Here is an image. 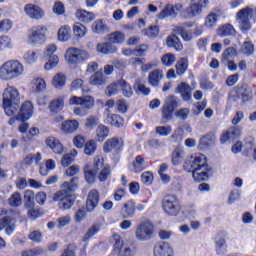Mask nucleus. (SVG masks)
<instances>
[{"mask_svg":"<svg viewBox=\"0 0 256 256\" xmlns=\"http://www.w3.org/2000/svg\"><path fill=\"white\" fill-rule=\"evenodd\" d=\"M176 73L177 75H183L185 71H187V67H189V62L185 58H181L176 63Z\"/></svg>","mask_w":256,"mask_h":256,"instance_id":"052dcab7","label":"nucleus"},{"mask_svg":"<svg viewBox=\"0 0 256 256\" xmlns=\"http://www.w3.org/2000/svg\"><path fill=\"white\" fill-rule=\"evenodd\" d=\"M5 49H13V41L9 36H0V51Z\"/></svg>","mask_w":256,"mask_h":256,"instance_id":"e2e57ef3","label":"nucleus"},{"mask_svg":"<svg viewBox=\"0 0 256 256\" xmlns=\"http://www.w3.org/2000/svg\"><path fill=\"white\" fill-rule=\"evenodd\" d=\"M97 169H94L93 166L86 164L84 167V175L87 183H95V178L97 177Z\"/></svg>","mask_w":256,"mask_h":256,"instance_id":"f704fd0d","label":"nucleus"},{"mask_svg":"<svg viewBox=\"0 0 256 256\" xmlns=\"http://www.w3.org/2000/svg\"><path fill=\"white\" fill-rule=\"evenodd\" d=\"M47 147L52 149L54 153L57 155H61L63 153V144L59 140H57L55 137H48L45 141Z\"/></svg>","mask_w":256,"mask_h":256,"instance_id":"cd10ccee","label":"nucleus"},{"mask_svg":"<svg viewBox=\"0 0 256 256\" xmlns=\"http://www.w3.org/2000/svg\"><path fill=\"white\" fill-rule=\"evenodd\" d=\"M162 80H163L162 70L155 69L151 71L148 75V83L152 87H159Z\"/></svg>","mask_w":256,"mask_h":256,"instance_id":"bb28decb","label":"nucleus"},{"mask_svg":"<svg viewBox=\"0 0 256 256\" xmlns=\"http://www.w3.org/2000/svg\"><path fill=\"white\" fill-rule=\"evenodd\" d=\"M65 59L68 65H79V63H83V61L89 59V52H87V50L70 47L66 50Z\"/></svg>","mask_w":256,"mask_h":256,"instance_id":"1a4fd4ad","label":"nucleus"},{"mask_svg":"<svg viewBox=\"0 0 256 256\" xmlns=\"http://www.w3.org/2000/svg\"><path fill=\"white\" fill-rule=\"evenodd\" d=\"M47 87V83L43 78H34L31 81V89L33 93H41V91H45Z\"/></svg>","mask_w":256,"mask_h":256,"instance_id":"72a5a7b5","label":"nucleus"},{"mask_svg":"<svg viewBox=\"0 0 256 256\" xmlns=\"http://www.w3.org/2000/svg\"><path fill=\"white\" fill-rule=\"evenodd\" d=\"M166 44L168 47H172L176 51H183V44L177 35H171L167 38Z\"/></svg>","mask_w":256,"mask_h":256,"instance_id":"a19ab883","label":"nucleus"},{"mask_svg":"<svg viewBox=\"0 0 256 256\" xmlns=\"http://www.w3.org/2000/svg\"><path fill=\"white\" fill-rule=\"evenodd\" d=\"M76 155H78L77 150H72L71 152L65 154L61 160L63 167H69V165L75 161Z\"/></svg>","mask_w":256,"mask_h":256,"instance_id":"13d9d810","label":"nucleus"},{"mask_svg":"<svg viewBox=\"0 0 256 256\" xmlns=\"http://www.w3.org/2000/svg\"><path fill=\"white\" fill-rule=\"evenodd\" d=\"M3 109L8 117H13L19 111L21 95L15 86H7L3 92Z\"/></svg>","mask_w":256,"mask_h":256,"instance_id":"f03ea898","label":"nucleus"},{"mask_svg":"<svg viewBox=\"0 0 256 256\" xmlns=\"http://www.w3.org/2000/svg\"><path fill=\"white\" fill-rule=\"evenodd\" d=\"M24 13L29 19H34L35 21H39L45 17V11L38 5L31 3L24 6Z\"/></svg>","mask_w":256,"mask_h":256,"instance_id":"4468645a","label":"nucleus"},{"mask_svg":"<svg viewBox=\"0 0 256 256\" xmlns=\"http://www.w3.org/2000/svg\"><path fill=\"white\" fill-rule=\"evenodd\" d=\"M47 41V26H34L28 30L26 43L32 47L43 45Z\"/></svg>","mask_w":256,"mask_h":256,"instance_id":"423d86ee","label":"nucleus"},{"mask_svg":"<svg viewBox=\"0 0 256 256\" xmlns=\"http://www.w3.org/2000/svg\"><path fill=\"white\" fill-rule=\"evenodd\" d=\"M176 91L177 93H180L184 101H189V99H191V86H189L187 83H180Z\"/></svg>","mask_w":256,"mask_h":256,"instance_id":"473e14b6","label":"nucleus"},{"mask_svg":"<svg viewBox=\"0 0 256 256\" xmlns=\"http://www.w3.org/2000/svg\"><path fill=\"white\" fill-rule=\"evenodd\" d=\"M71 39V27L69 25L62 26L58 30V41L67 42Z\"/></svg>","mask_w":256,"mask_h":256,"instance_id":"37998d69","label":"nucleus"},{"mask_svg":"<svg viewBox=\"0 0 256 256\" xmlns=\"http://www.w3.org/2000/svg\"><path fill=\"white\" fill-rule=\"evenodd\" d=\"M73 33H74L75 37H78L81 39V38L85 37V35H87V28L81 23H76L73 26Z\"/></svg>","mask_w":256,"mask_h":256,"instance_id":"680f3d73","label":"nucleus"},{"mask_svg":"<svg viewBox=\"0 0 256 256\" xmlns=\"http://www.w3.org/2000/svg\"><path fill=\"white\" fill-rule=\"evenodd\" d=\"M235 33V28L231 24H225L218 29L220 37H229Z\"/></svg>","mask_w":256,"mask_h":256,"instance_id":"6e6d98bb","label":"nucleus"},{"mask_svg":"<svg viewBox=\"0 0 256 256\" xmlns=\"http://www.w3.org/2000/svg\"><path fill=\"white\" fill-rule=\"evenodd\" d=\"M25 72L23 63L18 60H9L0 66V79L2 81H13L21 77Z\"/></svg>","mask_w":256,"mask_h":256,"instance_id":"7ed1b4c3","label":"nucleus"},{"mask_svg":"<svg viewBox=\"0 0 256 256\" xmlns=\"http://www.w3.org/2000/svg\"><path fill=\"white\" fill-rule=\"evenodd\" d=\"M236 95L240 97L243 103H248L253 99V89L247 84H239L236 86Z\"/></svg>","mask_w":256,"mask_h":256,"instance_id":"f3484780","label":"nucleus"},{"mask_svg":"<svg viewBox=\"0 0 256 256\" xmlns=\"http://www.w3.org/2000/svg\"><path fill=\"white\" fill-rule=\"evenodd\" d=\"M119 86L124 97L128 99L133 97V87H131V84L127 83L125 80H119Z\"/></svg>","mask_w":256,"mask_h":256,"instance_id":"c03bdc74","label":"nucleus"},{"mask_svg":"<svg viewBox=\"0 0 256 256\" xmlns=\"http://www.w3.org/2000/svg\"><path fill=\"white\" fill-rule=\"evenodd\" d=\"M57 53L56 44H48L44 50V55L47 57V62L44 65L45 71H51L59 65V56L55 55Z\"/></svg>","mask_w":256,"mask_h":256,"instance_id":"9b49d317","label":"nucleus"},{"mask_svg":"<svg viewBox=\"0 0 256 256\" xmlns=\"http://www.w3.org/2000/svg\"><path fill=\"white\" fill-rule=\"evenodd\" d=\"M162 209L166 215L177 217L181 213V203L175 195H166L162 200Z\"/></svg>","mask_w":256,"mask_h":256,"instance_id":"6e6552de","label":"nucleus"},{"mask_svg":"<svg viewBox=\"0 0 256 256\" xmlns=\"http://www.w3.org/2000/svg\"><path fill=\"white\" fill-rule=\"evenodd\" d=\"M97 151V142L90 140L85 144L84 153L85 155H93Z\"/></svg>","mask_w":256,"mask_h":256,"instance_id":"69168bd1","label":"nucleus"},{"mask_svg":"<svg viewBox=\"0 0 256 256\" xmlns=\"http://www.w3.org/2000/svg\"><path fill=\"white\" fill-rule=\"evenodd\" d=\"M24 203L27 209L35 207V193L32 190L24 191Z\"/></svg>","mask_w":256,"mask_h":256,"instance_id":"de8ad7c7","label":"nucleus"},{"mask_svg":"<svg viewBox=\"0 0 256 256\" xmlns=\"http://www.w3.org/2000/svg\"><path fill=\"white\" fill-rule=\"evenodd\" d=\"M13 29V21L4 19L0 21V33H9Z\"/></svg>","mask_w":256,"mask_h":256,"instance_id":"338daca9","label":"nucleus"},{"mask_svg":"<svg viewBox=\"0 0 256 256\" xmlns=\"http://www.w3.org/2000/svg\"><path fill=\"white\" fill-rule=\"evenodd\" d=\"M67 83V76L63 73L56 74L52 79V85L55 89H63Z\"/></svg>","mask_w":256,"mask_h":256,"instance_id":"ea45409f","label":"nucleus"},{"mask_svg":"<svg viewBox=\"0 0 256 256\" xmlns=\"http://www.w3.org/2000/svg\"><path fill=\"white\" fill-rule=\"evenodd\" d=\"M75 15L82 23H91L95 19V14L86 10H77Z\"/></svg>","mask_w":256,"mask_h":256,"instance_id":"2f4dec72","label":"nucleus"},{"mask_svg":"<svg viewBox=\"0 0 256 256\" xmlns=\"http://www.w3.org/2000/svg\"><path fill=\"white\" fill-rule=\"evenodd\" d=\"M38 59L39 51L37 50H28L23 56V60L27 65H35Z\"/></svg>","mask_w":256,"mask_h":256,"instance_id":"4c0bfd02","label":"nucleus"},{"mask_svg":"<svg viewBox=\"0 0 256 256\" xmlns=\"http://www.w3.org/2000/svg\"><path fill=\"white\" fill-rule=\"evenodd\" d=\"M177 107H179L177 98H175V96L167 97L161 108L162 119H164V121H171L173 119V113H175Z\"/></svg>","mask_w":256,"mask_h":256,"instance_id":"f8f14e48","label":"nucleus"},{"mask_svg":"<svg viewBox=\"0 0 256 256\" xmlns=\"http://www.w3.org/2000/svg\"><path fill=\"white\" fill-rule=\"evenodd\" d=\"M16 115L17 119H20V121H27V119H31L33 115V103H31V101L24 102L21 108H18Z\"/></svg>","mask_w":256,"mask_h":256,"instance_id":"6ab92c4d","label":"nucleus"},{"mask_svg":"<svg viewBox=\"0 0 256 256\" xmlns=\"http://www.w3.org/2000/svg\"><path fill=\"white\" fill-rule=\"evenodd\" d=\"M97 53H101L102 55H113V53H117V46L108 42H101L96 45Z\"/></svg>","mask_w":256,"mask_h":256,"instance_id":"b1692460","label":"nucleus"},{"mask_svg":"<svg viewBox=\"0 0 256 256\" xmlns=\"http://www.w3.org/2000/svg\"><path fill=\"white\" fill-rule=\"evenodd\" d=\"M45 166L46 168L44 166H40V175H42L43 177L49 175V171H53V169H55V160H47Z\"/></svg>","mask_w":256,"mask_h":256,"instance_id":"bf43d9fd","label":"nucleus"},{"mask_svg":"<svg viewBox=\"0 0 256 256\" xmlns=\"http://www.w3.org/2000/svg\"><path fill=\"white\" fill-rule=\"evenodd\" d=\"M63 107H65V96H60L51 101L49 108L53 113H59V111H63Z\"/></svg>","mask_w":256,"mask_h":256,"instance_id":"c756f323","label":"nucleus"},{"mask_svg":"<svg viewBox=\"0 0 256 256\" xmlns=\"http://www.w3.org/2000/svg\"><path fill=\"white\" fill-rule=\"evenodd\" d=\"M105 83H107V77H105V75H103L101 72H95L90 77V85L99 87L100 85H105Z\"/></svg>","mask_w":256,"mask_h":256,"instance_id":"79ce46f5","label":"nucleus"},{"mask_svg":"<svg viewBox=\"0 0 256 256\" xmlns=\"http://www.w3.org/2000/svg\"><path fill=\"white\" fill-rule=\"evenodd\" d=\"M79 121L77 120H66L62 122V131L65 133H75L79 129Z\"/></svg>","mask_w":256,"mask_h":256,"instance_id":"7c9ffc66","label":"nucleus"},{"mask_svg":"<svg viewBox=\"0 0 256 256\" xmlns=\"http://www.w3.org/2000/svg\"><path fill=\"white\" fill-rule=\"evenodd\" d=\"M145 166V158L142 156H136L135 161L133 162V169L134 173H139L143 171V167Z\"/></svg>","mask_w":256,"mask_h":256,"instance_id":"0e129e2a","label":"nucleus"},{"mask_svg":"<svg viewBox=\"0 0 256 256\" xmlns=\"http://www.w3.org/2000/svg\"><path fill=\"white\" fill-rule=\"evenodd\" d=\"M92 31L97 35H103V33H106V31H109V26H107V24L103 20H96L92 24Z\"/></svg>","mask_w":256,"mask_h":256,"instance_id":"58836bf2","label":"nucleus"},{"mask_svg":"<svg viewBox=\"0 0 256 256\" xmlns=\"http://www.w3.org/2000/svg\"><path fill=\"white\" fill-rule=\"evenodd\" d=\"M106 122L112 127H123L125 125V119L119 116V114H111L109 109H106Z\"/></svg>","mask_w":256,"mask_h":256,"instance_id":"393cba45","label":"nucleus"},{"mask_svg":"<svg viewBox=\"0 0 256 256\" xmlns=\"http://www.w3.org/2000/svg\"><path fill=\"white\" fill-rule=\"evenodd\" d=\"M173 132V127L171 125L166 126H156L155 133L159 135V137H169Z\"/></svg>","mask_w":256,"mask_h":256,"instance_id":"4d7b16f0","label":"nucleus"},{"mask_svg":"<svg viewBox=\"0 0 256 256\" xmlns=\"http://www.w3.org/2000/svg\"><path fill=\"white\" fill-rule=\"evenodd\" d=\"M120 92H121V86L119 85V81L108 85L105 90L107 97H113V95H119Z\"/></svg>","mask_w":256,"mask_h":256,"instance_id":"864d4df0","label":"nucleus"},{"mask_svg":"<svg viewBox=\"0 0 256 256\" xmlns=\"http://www.w3.org/2000/svg\"><path fill=\"white\" fill-rule=\"evenodd\" d=\"M79 178L73 177L70 182H64L61 186V190L58 191L53 199L59 201V209H71L73 203H75V195L73 191L77 188Z\"/></svg>","mask_w":256,"mask_h":256,"instance_id":"f257e3e1","label":"nucleus"},{"mask_svg":"<svg viewBox=\"0 0 256 256\" xmlns=\"http://www.w3.org/2000/svg\"><path fill=\"white\" fill-rule=\"evenodd\" d=\"M215 243L218 253H223V250L227 247L225 244V232H220L216 235Z\"/></svg>","mask_w":256,"mask_h":256,"instance_id":"3c124183","label":"nucleus"},{"mask_svg":"<svg viewBox=\"0 0 256 256\" xmlns=\"http://www.w3.org/2000/svg\"><path fill=\"white\" fill-rule=\"evenodd\" d=\"M251 21H253V23L256 21L255 8L246 7L236 13V22L238 23V27L242 33L251 31V27H253Z\"/></svg>","mask_w":256,"mask_h":256,"instance_id":"20e7f679","label":"nucleus"},{"mask_svg":"<svg viewBox=\"0 0 256 256\" xmlns=\"http://www.w3.org/2000/svg\"><path fill=\"white\" fill-rule=\"evenodd\" d=\"M97 205H99V192L97 190H91L86 201V209L89 213H93Z\"/></svg>","mask_w":256,"mask_h":256,"instance_id":"5701e85b","label":"nucleus"},{"mask_svg":"<svg viewBox=\"0 0 256 256\" xmlns=\"http://www.w3.org/2000/svg\"><path fill=\"white\" fill-rule=\"evenodd\" d=\"M10 207H21L23 205V199L21 198V193L14 192L8 199Z\"/></svg>","mask_w":256,"mask_h":256,"instance_id":"5fc2aeb1","label":"nucleus"},{"mask_svg":"<svg viewBox=\"0 0 256 256\" xmlns=\"http://www.w3.org/2000/svg\"><path fill=\"white\" fill-rule=\"evenodd\" d=\"M135 215V202L128 201L124 204V207L121 209L122 219H131Z\"/></svg>","mask_w":256,"mask_h":256,"instance_id":"c85d7f7f","label":"nucleus"},{"mask_svg":"<svg viewBox=\"0 0 256 256\" xmlns=\"http://www.w3.org/2000/svg\"><path fill=\"white\" fill-rule=\"evenodd\" d=\"M176 33H178V35H180L183 39V41L189 42V41H193V32L190 30H187L185 27L183 26H178L175 28Z\"/></svg>","mask_w":256,"mask_h":256,"instance_id":"49530a36","label":"nucleus"},{"mask_svg":"<svg viewBox=\"0 0 256 256\" xmlns=\"http://www.w3.org/2000/svg\"><path fill=\"white\" fill-rule=\"evenodd\" d=\"M185 158V151L180 148H176L173 150L171 154V163L172 165H181L183 163V159Z\"/></svg>","mask_w":256,"mask_h":256,"instance_id":"c9c22d12","label":"nucleus"},{"mask_svg":"<svg viewBox=\"0 0 256 256\" xmlns=\"http://www.w3.org/2000/svg\"><path fill=\"white\" fill-rule=\"evenodd\" d=\"M92 107H95V99L91 96H85L84 104L78 107H75L73 109V113L77 117H85V115L89 113Z\"/></svg>","mask_w":256,"mask_h":256,"instance_id":"2eb2a0df","label":"nucleus"},{"mask_svg":"<svg viewBox=\"0 0 256 256\" xmlns=\"http://www.w3.org/2000/svg\"><path fill=\"white\" fill-rule=\"evenodd\" d=\"M97 125H99V116L89 115L85 120L84 127L89 131H93Z\"/></svg>","mask_w":256,"mask_h":256,"instance_id":"09e8293b","label":"nucleus"},{"mask_svg":"<svg viewBox=\"0 0 256 256\" xmlns=\"http://www.w3.org/2000/svg\"><path fill=\"white\" fill-rule=\"evenodd\" d=\"M207 7V0H190L188 7L180 11L181 19L189 21L195 17H201L203 9Z\"/></svg>","mask_w":256,"mask_h":256,"instance_id":"39448f33","label":"nucleus"},{"mask_svg":"<svg viewBox=\"0 0 256 256\" xmlns=\"http://www.w3.org/2000/svg\"><path fill=\"white\" fill-rule=\"evenodd\" d=\"M239 137H241V128L239 126H232L221 136L220 141L221 143H227V141H235Z\"/></svg>","mask_w":256,"mask_h":256,"instance_id":"412c9836","label":"nucleus"},{"mask_svg":"<svg viewBox=\"0 0 256 256\" xmlns=\"http://www.w3.org/2000/svg\"><path fill=\"white\" fill-rule=\"evenodd\" d=\"M153 231V224L144 222L137 226L135 237L137 241H149V239H153Z\"/></svg>","mask_w":256,"mask_h":256,"instance_id":"ddd939ff","label":"nucleus"},{"mask_svg":"<svg viewBox=\"0 0 256 256\" xmlns=\"http://www.w3.org/2000/svg\"><path fill=\"white\" fill-rule=\"evenodd\" d=\"M181 11H183V4H167L158 14V19H165V17H175L177 13H181Z\"/></svg>","mask_w":256,"mask_h":256,"instance_id":"dca6fc26","label":"nucleus"},{"mask_svg":"<svg viewBox=\"0 0 256 256\" xmlns=\"http://www.w3.org/2000/svg\"><path fill=\"white\" fill-rule=\"evenodd\" d=\"M219 19V14L217 13H210L206 16L204 25L208 29H213L217 25V21Z\"/></svg>","mask_w":256,"mask_h":256,"instance_id":"603ef678","label":"nucleus"},{"mask_svg":"<svg viewBox=\"0 0 256 256\" xmlns=\"http://www.w3.org/2000/svg\"><path fill=\"white\" fill-rule=\"evenodd\" d=\"M106 39L113 44L115 43H124L125 42V34L121 31H116L106 36Z\"/></svg>","mask_w":256,"mask_h":256,"instance_id":"a18cd8bd","label":"nucleus"},{"mask_svg":"<svg viewBox=\"0 0 256 256\" xmlns=\"http://www.w3.org/2000/svg\"><path fill=\"white\" fill-rule=\"evenodd\" d=\"M191 173L194 181L201 183V181H207L209 179V174L211 173V167H209L208 164H205L204 166L194 170Z\"/></svg>","mask_w":256,"mask_h":256,"instance_id":"aec40b11","label":"nucleus"},{"mask_svg":"<svg viewBox=\"0 0 256 256\" xmlns=\"http://www.w3.org/2000/svg\"><path fill=\"white\" fill-rule=\"evenodd\" d=\"M154 256H173V248L169 243L162 242L154 247Z\"/></svg>","mask_w":256,"mask_h":256,"instance_id":"a878e982","label":"nucleus"},{"mask_svg":"<svg viewBox=\"0 0 256 256\" xmlns=\"http://www.w3.org/2000/svg\"><path fill=\"white\" fill-rule=\"evenodd\" d=\"M97 141H105L109 137V127L101 124L96 129Z\"/></svg>","mask_w":256,"mask_h":256,"instance_id":"8fccbe9b","label":"nucleus"},{"mask_svg":"<svg viewBox=\"0 0 256 256\" xmlns=\"http://www.w3.org/2000/svg\"><path fill=\"white\" fill-rule=\"evenodd\" d=\"M3 229H5L6 235H13L15 229H17L15 218L11 216L0 218V231H3Z\"/></svg>","mask_w":256,"mask_h":256,"instance_id":"a211bd4d","label":"nucleus"},{"mask_svg":"<svg viewBox=\"0 0 256 256\" xmlns=\"http://www.w3.org/2000/svg\"><path fill=\"white\" fill-rule=\"evenodd\" d=\"M204 165H207V157L203 154H196L185 160L184 169L187 173H193L200 167H204Z\"/></svg>","mask_w":256,"mask_h":256,"instance_id":"9d476101","label":"nucleus"},{"mask_svg":"<svg viewBox=\"0 0 256 256\" xmlns=\"http://www.w3.org/2000/svg\"><path fill=\"white\" fill-rule=\"evenodd\" d=\"M22 256H39L43 255V248L35 247L28 250H24L21 253Z\"/></svg>","mask_w":256,"mask_h":256,"instance_id":"774afa93","label":"nucleus"},{"mask_svg":"<svg viewBox=\"0 0 256 256\" xmlns=\"http://www.w3.org/2000/svg\"><path fill=\"white\" fill-rule=\"evenodd\" d=\"M124 145L123 139L113 137L108 139L103 146L104 153H111L114 149H122Z\"/></svg>","mask_w":256,"mask_h":256,"instance_id":"4be33fe9","label":"nucleus"},{"mask_svg":"<svg viewBox=\"0 0 256 256\" xmlns=\"http://www.w3.org/2000/svg\"><path fill=\"white\" fill-rule=\"evenodd\" d=\"M113 253L117 256H135V248L123 241L119 234L112 235Z\"/></svg>","mask_w":256,"mask_h":256,"instance_id":"0eeeda50","label":"nucleus"},{"mask_svg":"<svg viewBox=\"0 0 256 256\" xmlns=\"http://www.w3.org/2000/svg\"><path fill=\"white\" fill-rule=\"evenodd\" d=\"M41 153L37 152L36 154H28L24 157L22 163L23 165H39V163L41 162Z\"/></svg>","mask_w":256,"mask_h":256,"instance_id":"e433bc0d","label":"nucleus"}]
</instances>
